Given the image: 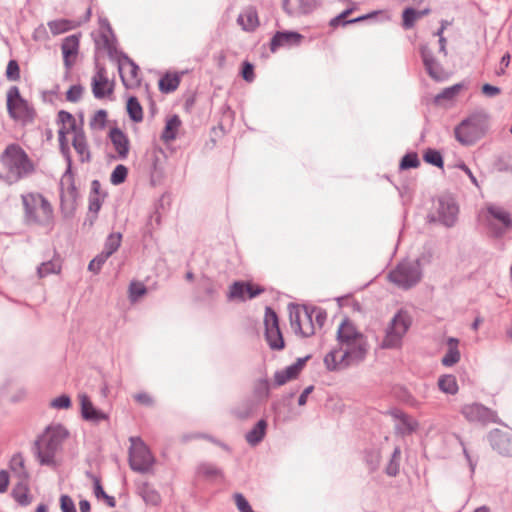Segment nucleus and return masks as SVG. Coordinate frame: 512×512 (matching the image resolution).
<instances>
[{"label":"nucleus","mask_w":512,"mask_h":512,"mask_svg":"<svg viewBox=\"0 0 512 512\" xmlns=\"http://www.w3.org/2000/svg\"><path fill=\"white\" fill-rule=\"evenodd\" d=\"M0 163L7 171L6 178L10 183L18 182L35 171L33 161L17 143H11L6 146L0 155Z\"/></svg>","instance_id":"nucleus-1"},{"label":"nucleus","mask_w":512,"mask_h":512,"mask_svg":"<svg viewBox=\"0 0 512 512\" xmlns=\"http://www.w3.org/2000/svg\"><path fill=\"white\" fill-rule=\"evenodd\" d=\"M68 436L69 432L64 426H48L34 445L35 455L39 463L54 466L56 453Z\"/></svg>","instance_id":"nucleus-2"},{"label":"nucleus","mask_w":512,"mask_h":512,"mask_svg":"<svg viewBox=\"0 0 512 512\" xmlns=\"http://www.w3.org/2000/svg\"><path fill=\"white\" fill-rule=\"evenodd\" d=\"M25 219L28 223L42 226L53 222V208L50 202L40 193H27L21 196Z\"/></svg>","instance_id":"nucleus-3"},{"label":"nucleus","mask_w":512,"mask_h":512,"mask_svg":"<svg viewBox=\"0 0 512 512\" xmlns=\"http://www.w3.org/2000/svg\"><path fill=\"white\" fill-rule=\"evenodd\" d=\"M488 130V117L477 113L464 119L454 129L455 138L462 145H472L481 139Z\"/></svg>","instance_id":"nucleus-4"},{"label":"nucleus","mask_w":512,"mask_h":512,"mask_svg":"<svg viewBox=\"0 0 512 512\" xmlns=\"http://www.w3.org/2000/svg\"><path fill=\"white\" fill-rule=\"evenodd\" d=\"M421 278L422 270L418 260L401 261L388 273L389 281L404 290L418 284Z\"/></svg>","instance_id":"nucleus-5"},{"label":"nucleus","mask_w":512,"mask_h":512,"mask_svg":"<svg viewBox=\"0 0 512 512\" xmlns=\"http://www.w3.org/2000/svg\"><path fill=\"white\" fill-rule=\"evenodd\" d=\"M412 324L409 313L405 310H399L389 322L381 347L384 349H393L401 346L402 339Z\"/></svg>","instance_id":"nucleus-6"},{"label":"nucleus","mask_w":512,"mask_h":512,"mask_svg":"<svg viewBox=\"0 0 512 512\" xmlns=\"http://www.w3.org/2000/svg\"><path fill=\"white\" fill-rule=\"evenodd\" d=\"M129 466L139 473L149 472L155 464V457L140 437H130Z\"/></svg>","instance_id":"nucleus-7"},{"label":"nucleus","mask_w":512,"mask_h":512,"mask_svg":"<svg viewBox=\"0 0 512 512\" xmlns=\"http://www.w3.org/2000/svg\"><path fill=\"white\" fill-rule=\"evenodd\" d=\"M7 111L13 120L23 124L32 123L36 116L34 108L22 98L17 86L10 87L7 92Z\"/></svg>","instance_id":"nucleus-8"},{"label":"nucleus","mask_w":512,"mask_h":512,"mask_svg":"<svg viewBox=\"0 0 512 512\" xmlns=\"http://www.w3.org/2000/svg\"><path fill=\"white\" fill-rule=\"evenodd\" d=\"M289 318L293 331L302 337H310L315 333L313 311L307 306L290 304Z\"/></svg>","instance_id":"nucleus-9"},{"label":"nucleus","mask_w":512,"mask_h":512,"mask_svg":"<svg viewBox=\"0 0 512 512\" xmlns=\"http://www.w3.org/2000/svg\"><path fill=\"white\" fill-rule=\"evenodd\" d=\"M460 413L470 423H479L487 425L489 423H498V415L496 411L484 406L481 403L464 404Z\"/></svg>","instance_id":"nucleus-10"},{"label":"nucleus","mask_w":512,"mask_h":512,"mask_svg":"<svg viewBox=\"0 0 512 512\" xmlns=\"http://www.w3.org/2000/svg\"><path fill=\"white\" fill-rule=\"evenodd\" d=\"M265 338L272 350L284 348V339L279 327L276 312L271 307H266L264 316Z\"/></svg>","instance_id":"nucleus-11"},{"label":"nucleus","mask_w":512,"mask_h":512,"mask_svg":"<svg viewBox=\"0 0 512 512\" xmlns=\"http://www.w3.org/2000/svg\"><path fill=\"white\" fill-rule=\"evenodd\" d=\"M487 212L489 226L497 237L512 229V218L507 210L500 206H490Z\"/></svg>","instance_id":"nucleus-12"},{"label":"nucleus","mask_w":512,"mask_h":512,"mask_svg":"<svg viewBox=\"0 0 512 512\" xmlns=\"http://www.w3.org/2000/svg\"><path fill=\"white\" fill-rule=\"evenodd\" d=\"M341 362L345 365L358 364L366 357L368 345L365 336L341 345Z\"/></svg>","instance_id":"nucleus-13"},{"label":"nucleus","mask_w":512,"mask_h":512,"mask_svg":"<svg viewBox=\"0 0 512 512\" xmlns=\"http://www.w3.org/2000/svg\"><path fill=\"white\" fill-rule=\"evenodd\" d=\"M77 198L78 191L71 172V165H68L67 170L60 180L61 208L64 209L65 207H68L70 209H74Z\"/></svg>","instance_id":"nucleus-14"},{"label":"nucleus","mask_w":512,"mask_h":512,"mask_svg":"<svg viewBox=\"0 0 512 512\" xmlns=\"http://www.w3.org/2000/svg\"><path fill=\"white\" fill-rule=\"evenodd\" d=\"M118 69L123 85L133 88L140 84L139 67L127 55L121 54L118 58Z\"/></svg>","instance_id":"nucleus-15"},{"label":"nucleus","mask_w":512,"mask_h":512,"mask_svg":"<svg viewBox=\"0 0 512 512\" xmlns=\"http://www.w3.org/2000/svg\"><path fill=\"white\" fill-rule=\"evenodd\" d=\"M488 440L492 449L497 453L512 457V431L493 429L488 434Z\"/></svg>","instance_id":"nucleus-16"},{"label":"nucleus","mask_w":512,"mask_h":512,"mask_svg":"<svg viewBox=\"0 0 512 512\" xmlns=\"http://www.w3.org/2000/svg\"><path fill=\"white\" fill-rule=\"evenodd\" d=\"M459 207L450 196H443L439 199L438 218L446 227H453L458 219Z\"/></svg>","instance_id":"nucleus-17"},{"label":"nucleus","mask_w":512,"mask_h":512,"mask_svg":"<svg viewBox=\"0 0 512 512\" xmlns=\"http://www.w3.org/2000/svg\"><path fill=\"white\" fill-rule=\"evenodd\" d=\"M423 64L429 76L436 81L444 79V71L442 66L435 60L432 48L429 44L421 46L420 49Z\"/></svg>","instance_id":"nucleus-18"},{"label":"nucleus","mask_w":512,"mask_h":512,"mask_svg":"<svg viewBox=\"0 0 512 512\" xmlns=\"http://www.w3.org/2000/svg\"><path fill=\"white\" fill-rule=\"evenodd\" d=\"M353 8H347L343 12H341L339 15L335 16L329 21V25L332 28H338V27H345L347 24L350 23H357L362 22L365 20H374L378 17L384 18L385 15L382 12H372L366 15L358 16L355 18L349 19V15L352 13Z\"/></svg>","instance_id":"nucleus-19"},{"label":"nucleus","mask_w":512,"mask_h":512,"mask_svg":"<svg viewBox=\"0 0 512 512\" xmlns=\"http://www.w3.org/2000/svg\"><path fill=\"white\" fill-rule=\"evenodd\" d=\"M109 138L118 154V158L121 160L126 159L130 150L128 136L118 127H114L109 132Z\"/></svg>","instance_id":"nucleus-20"},{"label":"nucleus","mask_w":512,"mask_h":512,"mask_svg":"<svg viewBox=\"0 0 512 512\" xmlns=\"http://www.w3.org/2000/svg\"><path fill=\"white\" fill-rule=\"evenodd\" d=\"M79 400L81 405V414L85 420L98 423L108 419V415L106 413L94 407L87 394H80Z\"/></svg>","instance_id":"nucleus-21"},{"label":"nucleus","mask_w":512,"mask_h":512,"mask_svg":"<svg viewBox=\"0 0 512 512\" xmlns=\"http://www.w3.org/2000/svg\"><path fill=\"white\" fill-rule=\"evenodd\" d=\"M64 65L67 69L71 68L79 50V38L76 34H71L66 37L61 45Z\"/></svg>","instance_id":"nucleus-22"},{"label":"nucleus","mask_w":512,"mask_h":512,"mask_svg":"<svg viewBox=\"0 0 512 512\" xmlns=\"http://www.w3.org/2000/svg\"><path fill=\"white\" fill-rule=\"evenodd\" d=\"M108 85V78L106 76V70L104 67H98L95 75L92 78V92L95 98L102 99L106 95H110L113 92V86L104 89Z\"/></svg>","instance_id":"nucleus-23"},{"label":"nucleus","mask_w":512,"mask_h":512,"mask_svg":"<svg viewBox=\"0 0 512 512\" xmlns=\"http://www.w3.org/2000/svg\"><path fill=\"white\" fill-rule=\"evenodd\" d=\"M317 3L318 0H283V8L289 15L307 14Z\"/></svg>","instance_id":"nucleus-24"},{"label":"nucleus","mask_w":512,"mask_h":512,"mask_svg":"<svg viewBox=\"0 0 512 512\" xmlns=\"http://www.w3.org/2000/svg\"><path fill=\"white\" fill-rule=\"evenodd\" d=\"M91 15V9L88 8L86 10L85 16L82 20H74V19H58L48 22V26L51 32H69L71 30L77 29L82 22H86L89 20Z\"/></svg>","instance_id":"nucleus-25"},{"label":"nucleus","mask_w":512,"mask_h":512,"mask_svg":"<svg viewBox=\"0 0 512 512\" xmlns=\"http://www.w3.org/2000/svg\"><path fill=\"white\" fill-rule=\"evenodd\" d=\"M337 337L339 343L344 345L348 342L355 341L358 338H362L364 335L356 329L350 320L344 319L338 328Z\"/></svg>","instance_id":"nucleus-26"},{"label":"nucleus","mask_w":512,"mask_h":512,"mask_svg":"<svg viewBox=\"0 0 512 512\" xmlns=\"http://www.w3.org/2000/svg\"><path fill=\"white\" fill-rule=\"evenodd\" d=\"M302 38V34H274L270 42V49L272 52H276L280 47L298 46Z\"/></svg>","instance_id":"nucleus-27"},{"label":"nucleus","mask_w":512,"mask_h":512,"mask_svg":"<svg viewBox=\"0 0 512 512\" xmlns=\"http://www.w3.org/2000/svg\"><path fill=\"white\" fill-rule=\"evenodd\" d=\"M392 415L395 419L400 421V424L397 425L396 429L402 435L411 434L415 432L419 427L417 420L402 411L396 410L392 413Z\"/></svg>","instance_id":"nucleus-28"},{"label":"nucleus","mask_w":512,"mask_h":512,"mask_svg":"<svg viewBox=\"0 0 512 512\" xmlns=\"http://www.w3.org/2000/svg\"><path fill=\"white\" fill-rule=\"evenodd\" d=\"M72 145L79 155L81 162H90L91 161V153L86 141V136L83 130H79L76 132V135L73 137Z\"/></svg>","instance_id":"nucleus-29"},{"label":"nucleus","mask_w":512,"mask_h":512,"mask_svg":"<svg viewBox=\"0 0 512 512\" xmlns=\"http://www.w3.org/2000/svg\"><path fill=\"white\" fill-rule=\"evenodd\" d=\"M459 340L454 337H449L447 339L448 350L443 356L441 362L446 367H451L459 362L460 360V351L458 349Z\"/></svg>","instance_id":"nucleus-30"},{"label":"nucleus","mask_w":512,"mask_h":512,"mask_svg":"<svg viewBox=\"0 0 512 512\" xmlns=\"http://www.w3.org/2000/svg\"><path fill=\"white\" fill-rule=\"evenodd\" d=\"M182 122L178 115H173L167 119L164 130L161 134V139L165 143L172 142L176 139L177 133Z\"/></svg>","instance_id":"nucleus-31"},{"label":"nucleus","mask_w":512,"mask_h":512,"mask_svg":"<svg viewBox=\"0 0 512 512\" xmlns=\"http://www.w3.org/2000/svg\"><path fill=\"white\" fill-rule=\"evenodd\" d=\"M238 24L244 31H252L258 26L257 12L253 8H248L239 14L237 18Z\"/></svg>","instance_id":"nucleus-32"},{"label":"nucleus","mask_w":512,"mask_h":512,"mask_svg":"<svg viewBox=\"0 0 512 512\" xmlns=\"http://www.w3.org/2000/svg\"><path fill=\"white\" fill-rule=\"evenodd\" d=\"M429 13V9L416 10L412 7L404 9L402 13V26L405 30H410L414 27L415 22Z\"/></svg>","instance_id":"nucleus-33"},{"label":"nucleus","mask_w":512,"mask_h":512,"mask_svg":"<svg viewBox=\"0 0 512 512\" xmlns=\"http://www.w3.org/2000/svg\"><path fill=\"white\" fill-rule=\"evenodd\" d=\"M267 422L264 419L259 420L256 425L246 434L245 439L251 445L259 444L265 437Z\"/></svg>","instance_id":"nucleus-34"},{"label":"nucleus","mask_w":512,"mask_h":512,"mask_svg":"<svg viewBox=\"0 0 512 512\" xmlns=\"http://www.w3.org/2000/svg\"><path fill=\"white\" fill-rule=\"evenodd\" d=\"M95 42L103 45V48L107 51L110 58H119L115 34H98V38L95 39Z\"/></svg>","instance_id":"nucleus-35"},{"label":"nucleus","mask_w":512,"mask_h":512,"mask_svg":"<svg viewBox=\"0 0 512 512\" xmlns=\"http://www.w3.org/2000/svg\"><path fill=\"white\" fill-rule=\"evenodd\" d=\"M12 496L20 505H29L31 503V497L29 496L28 481L19 480L18 484L12 490Z\"/></svg>","instance_id":"nucleus-36"},{"label":"nucleus","mask_w":512,"mask_h":512,"mask_svg":"<svg viewBox=\"0 0 512 512\" xmlns=\"http://www.w3.org/2000/svg\"><path fill=\"white\" fill-rule=\"evenodd\" d=\"M61 271V262L59 257H54L51 260L41 263L37 268V275L39 278L47 277L51 274H58Z\"/></svg>","instance_id":"nucleus-37"},{"label":"nucleus","mask_w":512,"mask_h":512,"mask_svg":"<svg viewBox=\"0 0 512 512\" xmlns=\"http://www.w3.org/2000/svg\"><path fill=\"white\" fill-rule=\"evenodd\" d=\"M12 473L21 481H28L29 474L24 465V458L21 454H15L10 460Z\"/></svg>","instance_id":"nucleus-38"},{"label":"nucleus","mask_w":512,"mask_h":512,"mask_svg":"<svg viewBox=\"0 0 512 512\" xmlns=\"http://www.w3.org/2000/svg\"><path fill=\"white\" fill-rule=\"evenodd\" d=\"M198 474L202 475L207 480L223 479V471L212 463H202L197 468Z\"/></svg>","instance_id":"nucleus-39"},{"label":"nucleus","mask_w":512,"mask_h":512,"mask_svg":"<svg viewBox=\"0 0 512 512\" xmlns=\"http://www.w3.org/2000/svg\"><path fill=\"white\" fill-rule=\"evenodd\" d=\"M180 81L178 74L167 73L159 80V90L163 93H171L178 88Z\"/></svg>","instance_id":"nucleus-40"},{"label":"nucleus","mask_w":512,"mask_h":512,"mask_svg":"<svg viewBox=\"0 0 512 512\" xmlns=\"http://www.w3.org/2000/svg\"><path fill=\"white\" fill-rule=\"evenodd\" d=\"M126 108L132 121L139 123L143 120V109L137 97L130 96L127 100Z\"/></svg>","instance_id":"nucleus-41"},{"label":"nucleus","mask_w":512,"mask_h":512,"mask_svg":"<svg viewBox=\"0 0 512 512\" xmlns=\"http://www.w3.org/2000/svg\"><path fill=\"white\" fill-rule=\"evenodd\" d=\"M438 386L442 392L450 395H455L459 389L456 377L451 374L442 375L438 379Z\"/></svg>","instance_id":"nucleus-42"},{"label":"nucleus","mask_w":512,"mask_h":512,"mask_svg":"<svg viewBox=\"0 0 512 512\" xmlns=\"http://www.w3.org/2000/svg\"><path fill=\"white\" fill-rule=\"evenodd\" d=\"M341 352V350H332L324 357V364L329 371H334L349 366L341 362V355L339 356Z\"/></svg>","instance_id":"nucleus-43"},{"label":"nucleus","mask_w":512,"mask_h":512,"mask_svg":"<svg viewBox=\"0 0 512 512\" xmlns=\"http://www.w3.org/2000/svg\"><path fill=\"white\" fill-rule=\"evenodd\" d=\"M122 242V234L120 232L111 233L105 240L104 249L102 252L109 257L114 254L120 247Z\"/></svg>","instance_id":"nucleus-44"},{"label":"nucleus","mask_w":512,"mask_h":512,"mask_svg":"<svg viewBox=\"0 0 512 512\" xmlns=\"http://www.w3.org/2000/svg\"><path fill=\"white\" fill-rule=\"evenodd\" d=\"M463 89V84L457 83L450 87L443 89L439 94H437L434 98L436 104H441L444 100H453Z\"/></svg>","instance_id":"nucleus-45"},{"label":"nucleus","mask_w":512,"mask_h":512,"mask_svg":"<svg viewBox=\"0 0 512 512\" xmlns=\"http://www.w3.org/2000/svg\"><path fill=\"white\" fill-rule=\"evenodd\" d=\"M401 460V449L396 446L393 450L391 458L385 468V473L390 477H395L399 473Z\"/></svg>","instance_id":"nucleus-46"},{"label":"nucleus","mask_w":512,"mask_h":512,"mask_svg":"<svg viewBox=\"0 0 512 512\" xmlns=\"http://www.w3.org/2000/svg\"><path fill=\"white\" fill-rule=\"evenodd\" d=\"M141 495L146 503L158 505L161 501L160 494L148 483H144L141 487Z\"/></svg>","instance_id":"nucleus-47"},{"label":"nucleus","mask_w":512,"mask_h":512,"mask_svg":"<svg viewBox=\"0 0 512 512\" xmlns=\"http://www.w3.org/2000/svg\"><path fill=\"white\" fill-rule=\"evenodd\" d=\"M365 463L367 464L370 472H374L378 469L381 462V453L377 449H370L365 452L364 456Z\"/></svg>","instance_id":"nucleus-48"},{"label":"nucleus","mask_w":512,"mask_h":512,"mask_svg":"<svg viewBox=\"0 0 512 512\" xmlns=\"http://www.w3.org/2000/svg\"><path fill=\"white\" fill-rule=\"evenodd\" d=\"M106 196H107V194L105 192H103L102 195H89L88 210H89V213L94 214V216L91 220V224H93V221L97 218V214L100 211L102 203Z\"/></svg>","instance_id":"nucleus-49"},{"label":"nucleus","mask_w":512,"mask_h":512,"mask_svg":"<svg viewBox=\"0 0 512 512\" xmlns=\"http://www.w3.org/2000/svg\"><path fill=\"white\" fill-rule=\"evenodd\" d=\"M423 159L425 162L438 168H443L444 166L443 157L438 150L431 148L427 149L423 155Z\"/></svg>","instance_id":"nucleus-50"},{"label":"nucleus","mask_w":512,"mask_h":512,"mask_svg":"<svg viewBox=\"0 0 512 512\" xmlns=\"http://www.w3.org/2000/svg\"><path fill=\"white\" fill-rule=\"evenodd\" d=\"M107 122V111L104 109L98 110L90 119L89 125L93 130H102L105 128Z\"/></svg>","instance_id":"nucleus-51"},{"label":"nucleus","mask_w":512,"mask_h":512,"mask_svg":"<svg viewBox=\"0 0 512 512\" xmlns=\"http://www.w3.org/2000/svg\"><path fill=\"white\" fill-rule=\"evenodd\" d=\"M245 289H246V283L241 282V281L234 282L229 288L228 299L229 300L239 299V300L244 301L245 293H246Z\"/></svg>","instance_id":"nucleus-52"},{"label":"nucleus","mask_w":512,"mask_h":512,"mask_svg":"<svg viewBox=\"0 0 512 512\" xmlns=\"http://www.w3.org/2000/svg\"><path fill=\"white\" fill-rule=\"evenodd\" d=\"M66 127H61L58 131V140H59V146L62 154L65 156V159L68 163V165H72L70 150L67 144V138H66Z\"/></svg>","instance_id":"nucleus-53"},{"label":"nucleus","mask_w":512,"mask_h":512,"mask_svg":"<svg viewBox=\"0 0 512 512\" xmlns=\"http://www.w3.org/2000/svg\"><path fill=\"white\" fill-rule=\"evenodd\" d=\"M128 175V168L122 164L117 165L111 173L110 182L113 185L122 184Z\"/></svg>","instance_id":"nucleus-54"},{"label":"nucleus","mask_w":512,"mask_h":512,"mask_svg":"<svg viewBox=\"0 0 512 512\" xmlns=\"http://www.w3.org/2000/svg\"><path fill=\"white\" fill-rule=\"evenodd\" d=\"M420 165L418 155L416 153H407L400 161V169L417 168Z\"/></svg>","instance_id":"nucleus-55"},{"label":"nucleus","mask_w":512,"mask_h":512,"mask_svg":"<svg viewBox=\"0 0 512 512\" xmlns=\"http://www.w3.org/2000/svg\"><path fill=\"white\" fill-rule=\"evenodd\" d=\"M310 357V355H307L305 357L298 358L295 363L286 367L285 369L287 370L288 374H290L293 377V379L297 378L302 369L304 368L306 362L310 359Z\"/></svg>","instance_id":"nucleus-56"},{"label":"nucleus","mask_w":512,"mask_h":512,"mask_svg":"<svg viewBox=\"0 0 512 512\" xmlns=\"http://www.w3.org/2000/svg\"><path fill=\"white\" fill-rule=\"evenodd\" d=\"M108 258L109 256L105 255L104 252H101L95 256L88 265L89 271L93 272L94 274H98Z\"/></svg>","instance_id":"nucleus-57"},{"label":"nucleus","mask_w":512,"mask_h":512,"mask_svg":"<svg viewBox=\"0 0 512 512\" xmlns=\"http://www.w3.org/2000/svg\"><path fill=\"white\" fill-rule=\"evenodd\" d=\"M6 77L10 81H18L20 79V68L16 60H10L8 62Z\"/></svg>","instance_id":"nucleus-58"},{"label":"nucleus","mask_w":512,"mask_h":512,"mask_svg":"<svg viewBox=\"0 0 512 512\" xmlns=\"http://www.w3.org/2000/svg\"><path fill=\"white\" fill-rule=\"evenodd\" d=\"M82 94L83 87L81 85H72L66 92V99L69 102L76 103L81 99Z\"/></svg>","instance_id":"nucleus-59"},{"label":"nucleus","mask_w":512,"mask_h":512,"mask_svg":"<svg viewBox=\"0 0 512 512\" xmlns=\"http://www.w3.org/2000/svg\"><path fill=\"white\" fill-rule=\"evenodd\" d=\"M147 289L144 284L139 282H132L129 286V293L131 300L135 301L139 297L143 296L146 293Z\"/></svg>","instance_id":"nucleus-60"},{"label":"nucleus","mask_w":512,"mask_h":512,"mask_svg":"<svg viewBox=\"0 0 512 512\" xmlns=\"http://www.w3.org/2000/svg\"><path fill=\"white\" fill-rule=\"evenodd\" d=\"M50 406L56 409H68L71 407V399L68 395L63 394L54 398L51 401Z\"/></svg>","instance_id":"nucleus-61"},{"label":"nucleus","mask_w":512,"mask_h":512,"mask_svg":"<svg viewBox=\"0 0 512 512\" xmlns=\"http://www.w3.org/2000/svg\"><path fill=\"white\" fill-rule=\"evenodd\" d=\"M241 75L247 82H253L255 79L254 66L248 61L243 62Z\"/></svg>","instance_id":"nucleus-62"},{"label":"nucleus","mask_w":512,"mask_h":512,"mask_svg":"<svg viewBox=\"0 0 512 512\" xmlns=\"http://www.w3.org/2000/svg\"><path fill=\"white\" fill-rule=\"evenodd\" d=\"M310 309L313 311V318H315L314 324L321 328L327 319L326 311L317 307H311Z\"/></svg>","instance_id":"nucleus-63"},{"label":"nucleus","mask_w":512,"mask_h":512,"mask_svg":"<svg viewBox=\"0 0 512 512\" xmlns=\"http://www.w3.org/2000/svg\"><path fill=\"white\" fill-rule=\"evenodd\" d=\"M60 507L62 512H77L74 501L68 495H61Z\"/></svg>","instance_id":"nucleus-64"}]
</instances>
